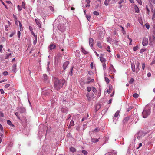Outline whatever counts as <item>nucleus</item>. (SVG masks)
Instances as JSON below:
<instances>
[{
  "label": "nucleus",
  "mask_w": 155,
  "mask_h": 155,
  "mask_svg": "<svg viewBox=\"0 0 155 155\" xmlns=\"http://www.w3.org/2000/svg\"><path fill=\"white\" fill-rule=\"evenodd\" d=\"M54 87L57 90L60 89L65 82L64 80H60L56 78H54Z\"/></svg>",
  "instance_id": "1"
},
{
  "label": "nucleus",
  "mask_w": 155,
  "mask_h": 155,
  "mask_svg": "<svg viewBox=\"0 0 155 155\" xmlns=\"http://www.w3.org/2000/svg\"><path fill=\"white\" fill-rule=\"evenodd\" d=\"M150 110L149 107L148 106H146L142 112L143 117L144 118H147V116L150 114Z\"/></svg>",
  "instance_id": "2"
},
{
  "label": "nucleus",
  "mask_w": 155,
  "mask_h": 155,
  "mask_svg": "<svg viewBox=\"0 0 155 155\" xmlns=\"http://www.w3.org/2000/svg\"><path fill=\"white\" fill-rule=\"evenodd\" d=\"M86 97L87 100L89 101L93 100L95 97L93 93H87Z\"/></svg>",
  "instance_id": "3"
},
{
  "label": "nucleus",
  "mask_w": 155,
  "mask_h": 155,
  "mask_svg": "<svg viewBox=\"0 0 155 155\" xmlns=\"http://www.w3.org/2000/svg\"><path fill=\"white\" fill-rule=\"evenodd\" d=\"M58 29L61 31H64L65 29V25L64 23H59L58 26Z\"/></svg>",
  "instance_id": "4"
},
{
  "label": "nucleus",
  "mask_w": 155,
  "mask_h": 155,
  "mask_svg": "<svg viewBox=\"0 0 155 155\" xmlns=\"http://www.w3.org/2000/svg\"><path fill=\"white\" fill-rule=\"evenodd\" d=\"M149 41L151 45L153 43H155V37L153 35H152L149 37Z\"/></svg>",
  "instance_id": "5"
},
{
  "label": "nucleus",
  "mask_w": 155,
  "mask_h": 155,
  "mask_svg": "<svg viewBox=\"0 0 155 155\" xmlns=\"http://www.w3.org/2000/svg\"><path fill=\"white\" fill-rule=\"evenodd\" d=\"M43 79L45 81L47 82H48L49 81V77L46 74H43Z\"/></svg>",
  "instance_id": "6"
},
{
  "label": "nucleus",
  "mask_w": 155,
  "mask_h": 155,
  "mask_svg": "<svg viewBox=\"0 0 155 155\" xmlns=\"http://www.w3.org/2000/svg\"><path fill=\"white\" fill-rule=\"evenodd\" d=\"M109 72L112 73L114 72V73L116 72V70L114 68V67L111 64L109 68Z\"/></svg>",
  "instance_id": "7"
},
{
  "label": "nucleus",
  "mask_w": 155,
  "mask_h": 155,
  "mask_svg": "<svg viewBox=\"0 0 155 155\" xmlns=\"http://www.w3.org/2000/svg\"><path fill=\"white\" fill-rule=\"evenodd\" d=\"M148 40L146 38H144L142 41V44L143 46L147 45L148 44Z\"/></svg>",
  "instance_id": "8"
},
{
  "label": "nucleus",
  "mask_w": 155,
  "mask_h": 155,
  "mask_svg": "<svg viewBox=\"0 0 155 155\" xmlns=\"http://www.w3.org/2000/svg\"><path fill=\"white\" fill-rule=\"evenodd\" d=\"M135 139L134 138V142H132V143L130 144L129 148L130 149H132L133 150H135Z\"/></svg>",
  "instance_id": "9"
},
{
  "label": "nucleus",
  "mask_w": 155,
  "mask_h": 155,
  "mask_svg": "<svg viewBox=\"0 0 155 155\" xmlns=\"http://www.w3.org/2000/svg\"><path fill=\"white\" fill-rule=\"evenodd\" d=\"M94 40L92 38H90L89 39V44L91 47L92 48L93 47Z\"/></svg>",
  "instance_id": "10"
},
{
  "label": "nucleus",
  "mask_w": 155,
  "mask_h": 155,
  "mask_svg": "<svg viewBox=\"0 0 155 155\" xmlns=\"http://www.w3.org/2000/svg\"><path fill=\"white\" fill-rule=\"evenodd\" d=\"M151 11L153 14L152 19L154 21L155 20V9L153 10L152 8Z\"/></svg>",
  "instance_id": "11"
},
{
  "label": "nucleus",
  "mask_w": 155,
  "mask_h": 155,
  "mask_svg": "<svg viewBox=\"0 0 155 155\" xmlns=\"http://www.w3.org/2000/svg\"><path fill=\"white\" fill-rule=\"evenodd\" d=\"M100 139V138L98 139L92 138L91 137V141L93 143H96L99 141V140Z\"/></svg>",
  "instance_id": "12"
},
{
  "label": "nucleus",
  "mask_w": 155,
  "mask_h": 155,
  "mask_svg": "<svg viewBox=\"0 0 155 155\" xmlns=\"http://www.w3.org/2000/svg\"><path fill=\"white\" fill-rule=\"evenodd\" d=\"M69 62L68 61H66L64 63L63 65V69L65 70L67 66L69 64Z\"/></svg>",
  "instance_id": "13"
},
{
  "label": "nucleus",
  "mask_w": 155,
  "mask_h": 155,
  "mask_svg": "<svg viewBox=\"0 0 155 155\" xmlns=\"http://www.w3.org/2000/svg\"><path fill=\"white\" fill-rule=\"evenodd\" d=\"M16 65L14 64L12 66V71L14 72H16Z\"/></svg>",
  "instance_id": "14"
},
{
  "label": "nucleus",
  "mask_w": 155,
  "mask_h": 155,
  "mask_svg": "<svg viewBox=\"0 0 155 155\" xmlns=\"http://www.w3.org/2000/svg\"><path fill=\"white\" fill-rule=\"evenodd\" d=\"M26 111L25 109L23 107H20V113H25Z\"/></svg>",
  "instance_id": "15"
},
{
  "label": "nucleus",
  "mask_w": 155,
  "mask_h": 155,
  "mask_svg": "<svg viewBox=\"0 0 155 155\" xmlns=\"http://www.w3.org/2000/svg\"><path fill=\"white\" fill-rule=\"evenodd\" d=\"M35 22L38 27L40 28H41V25L39 21L35 19Z\"/></svg>",
  "instance_id": "16"
},
{
  "label": "nucleus",
  "mask_w": 155,
  "mask_h": 155,
  "mask_svg": "<svg viewBox=\"0 0 155 155\" xmlns=\"http://www.w3.org/2000/svg\"><path fill=\"white\" fill-rule=\"evenodd\" d=\"M129 118L128 117H126L123 120V122L124 124H126L128 121Z\"/></svg>",
  "instance_id": "17"
},
{
  "label": "nucleus",
  "mask_w": 155,
  "mask_h": 155,
  "mask_svg": "<svg viewBox=\"0 0 155 155\" xmlns=\"http://www.w3.org/2000/svg\"><path fill=\"white\" fill-rule=\"evenodd\" d=\"M56 47V46L53 44H52L50 45L49 46V48L50 50H52L53 49H54Z\"/></svg>",
  "instance_id": "18"
},
{
  "label": "nucleus",
  "mask_w": 155,
  "mask_h": 155,
  "mask_svg": "<svg viewBox=\"0 0 155 155\" xmlns=\"http://www.w3.org/2000/svg\"><path fill=\"white\" fill-rule=\"evenodd\" d=\"M109 89H107V92L109 94L112 91V87L111 86H109Z\"/></svg>",
  "instance_id": "19"
},
{
  "label": "nucleus",
  "mask_w": 155,
  "mask_h": 155,
  "mask_svg": "<svg viewBox=\"0 0 155 155\" xmlns=\"http://www.w3.org/2000/svg\"><path fill=\"white\" fill-rule=\"evenodd\" d=\"M81 51L84 54H87L88 53V52L83 47H82L81 48Z\"/></svg>",
  "instance_id": "20"
},
{
  "label": "nucleus",
  "mask_w": 155,
  "mask_h": 155,
  "mask_svg": "<svg viewBox=\"0 0 155 155\" xmlns=\"http://www.w3.org/2000/svg\"><path fill=\"white\" fill-rule=\"evenodd\" d=\"M70 151L72 152H74L76 150L75 149V148H74V147H71L70 149Z\"/></svg>",
  "instance_id": "21"
},
{
  "label": "nucleus",
  "mask_w": 155,
  "mask_h": 155,
  "mask_svg": "<svg viewBox=\"0 0 155 155\" xmlns=\"http://www.w3.org/2000/svg\"><path fill=\"white\" fill-rule=\"evenodd\" d=\"M131 68L133 71L134 72L135 71V65L134 64H131Z\"/></svg>",
  "instance_id": "22"
},
{
  "label": "nucleus",
  "mask_w": 155,
  "mask_h": 155,
  "mask_svg": "<svg viewBox=\"0 0 155 155\" xmlns=\"http://www.w3.org/2000/svg\"><path fill=\"white\" fill-rule=\"evenodd\" d=\"M100 60L101 62H103L105 61V59L102 57H100Z\"/></svg>",
  "instance_id": "23"
},
{
  "label": "nucleus",
  "mask_w": 155,
  "mask_h": 155,
  "mask_svg": "<svg viewBox=\"0 0 155 155\" xmlns=\"http://www.w3.org/2000/svg\"><path fill=\"white\" fill-rule=\"evenodd\" d=\"M19 23L20 27V29L21 31H22L23 30V27L21 23L19 21Z\"/></svg>",
  "instance_id": "24"
},
{
  "label": "nucleus",
  "mask_w": 155,
  "mask_h": 155,
  "mask_svg": "<svg viewBox=\"0 0 155 155\" xmlns=\"http://www.w3.org/2000/svg\"><path fill=\"white\" fill-rule=\"evenodd\" d=\"M119 113H120V111H119V110H118L116 112V113H115V114H114V117H115V118H116L117 117L119 114Z\"/></svg>",
  "instance_id": "25"
},
{
  "label": "nucleus",
  "mask_w": 155,
  "mask_h": 155,
  "mask_svg": "<svg viewBox=\"0 0 155 155\" xmlns=\"http://www.w3.org/2000/svg\"><path fill=\"white\" fill-rule=\"evenodd\" d=\"M74 121L73 120H71L70 122V124L69 126V128L71 126L74 125Z\"/></svg>",
  "instance_id": "26"
},
{
  "label": "nucleus",
  "mask_w": 155,
  "mask_h": 155,
  "mask_svg": "<svg viewBox=\"0 0 155 155\" xmlns=\"http://www.w3.org/2000/svg\"><path fill=\"white\" fill-rule=\"evenodd\" d=\"M110 0H106L104 2L105 5L106 6L108 5Z\"/></svg>",
  "instance_id": "27"
},
{
  "label": "nucleus",
  "mask_w": 155,
  "mask_h": 155,
  "mask_svg": "<svg viewBox=\"0 0 155 155\" xmlns=\"http://www.w3.org/2000/svg\"><path fill=\"white\" fill-rule=\"evenodd\" d=\"M105 80L107 84L109 83L110 80L107 77H105Z\"/></svg>",
  "instance_id": "28"
},
{
  "label": "nucleus",
  "mask_w": 155,
  "mask_h": 155,
  "mask_svg": "<svg viewBox=\"0 0 155 155\" xmlns=\"http://www.w3.org/2000/svg\"><path fill=\"white\" fill-rule=\"evenodd\" d=\"M7 122V123L9 125L13 126H14V125L12 124L10 120H8Z\"/></svg>",
  "instance_id": "29"
},
{
  "label": "nucleus",
  "mask_w": 155,
  "mask_h": 155,
  "mask_svg": "<svg viewBox=\"0 0 155 155\" xmlns=\"http://www.w3.org/2000/svg\"><path fill=\"white\" fill-rule=\"evenodd\" d=\"M92 89L94 93L97 92V90L94 87H92Z\"/></svg>",
  "instance_id": "30"
},
{
  "label": "nucleus",
  "mask_w": 155,
  "mask_h": 155,
  "mask_svg": "<svg viewBox=\"0 0 155 155\" xmlns=\"http://www.w3.org/2000/svg\"><path fill=\"white\" fill-rule=\"evenodd\" d=\"M97 46L99 48H101V42L99 41H98L97 42Z\"/></svg>",
  "instance_id": "31"
},
{
  "label": "nucleus",
  "mask_w": 155,
  "mask_h": 155,
  "mask_svg": "<svg viewBox=\"0 0 155 155\" xmlns=\"http://www.w3.org/2000/svg\"><path fill=\"white\" fill-rule=\"evenodd\" d=\"M82 152L84 154V155H87V152L85 150H82Z\"/></svg>",
  "instance_id": "32"
},
{
  "label": "nucleus",
  "mask_w": 155,
  "mask_h": 155,
  "mask_svg": "<svg viewBox=\"0 0 155 155\" xmlns=\"http://www.w3.org/2000/svg\"><path fill=\"white\" fill-rule=\"evenodd\" d=\"M73 67H72L70 69V72H69V74L71 76H72V71L73 69Z\"/></svg>",
  "instance_id": "33"
},
{
  "label": "nucleus",
  "mask_w": 155,
  "mask_h": 155,
  "mask_svg": "<svg viewBox=\"0 0 155 155\" xmlns=\"http://www.w3.org/2000/svg\"><path fill=\"white\" fill-rule=\"evenodd\" d=\"M155 64V58H153V60L151 63L150 64V65H152Z\"/></svg>",
  "instance_id": "34"
},
{
  "label": "nucleus",
  "mask_w": 155,
  "mask_h": 155,
  "mask_svg": "<svg viewBox=\"0 0 155 155\" xmlns=\"http://www.w3.org/2000/svg\"><path fill=\"white\" fill-rule=\"evenodd\" d=\"M93 14L96 15H99L98 12L97 11H95L94 12Z\"/></svg>",
  "instance_id": "35"
},
{
  "label": "nucleus",
  "mask_w": 155,
  "mask_h": 155,
  "mask_svg": "<svg viewBox=\"0 0 155 155\" xmlns=\"http://www.w3.org/2000/svg\"><path fill=\"white\" fill-rule=\"evenodd\" d=\"M22 7L24 9H25L26 7L25 5V4L24 2H22Z\"/></svg>",
  "instance_id": "36"
},
{
  "label": "nucleus",
  "mask_w": 155,
  "mask_h": 155,
  "mask_svg": "<svg viewBox=\"0 0 155 155\" xmlns=\"http://www.w3.org/2000/svg\"><path fill=\"white\" fill-rule=\"evenodd\" d=\"M17 9L18 11H20L22 10V8L19 5L17 6Z\"/></svg>",
  "instance_id": "37"
},
{
  "label": "nucleus",
  "mask_w": 155,
  "mask_h": 155,
  "mask_svg": "<svg viewBox=\"0 0 155 155\" xmlns=\"http://www.w3.org/2000/svg\"><path fill=\"white\" fill-rule=\"evenodd\" d=\"M92 88L90 87H88L87 88V91L88 92H90Z\"/></svg>",
  "instance_id": "38"
},
{
  "label": "nucleus",
  "mask_w": 155,
  "mask_h": 155,
  "mask_svg": "<svg viewBox=\"0 0 155 155\" xmlns=\"http://www.w3.org/2000/svg\"><path fill=\"white\" fill-rule=\"evenodd\" d=\"M103 67L104 70L106 68V65L105 62H104L103 64Z\"/></svg>",
  "instance_id": "39"
},
{
  "label": "nucleus",
  "mask_w": 155,
  "mask_h": 155,
  "mask_svg": "<svg viewBox=\"0 0 155 155\" xmlns=\"http://www.w3.org/2000/svg\"><path fill=\"white\" fill-rule=\"evenodd\" d=\"M11 55V53L6 54V58H6V59L8 58V57L9 56H10Z\"/></svg>",
  "instance_id": "40"
},
{
  "label": "nucleus",
  "mask_w": 155,
  "mask_h": 155,
  "mask_svg": "<svg viewBox=\"0 0 155 155\" xmlns=\"http://www.w3.org/2000/svg\"><path fill=\"white\" fill-rule=\"evenodd\" d=\"M0 1H1V2L3 4V5L5 6V8L6 9H8V7L6 6L5 4L3 2V1H2V0H0Z\"/></svg>",
  "instance_id": "41"
},
{
  "label": "nucleus",
  "mask_w": 155,
  "mask_h": 155,
  "mask_svg": "<svg viewBox=\"0 0 155 155\" xmlns=\"http://www.w3.org/2000/svg\"><path fill=\"white\" fill-rule=\"evenodd\" d=\"M111 155H116L117 153V152L116 151H113L111 153H110Z\"/></svg>",
  "instance_id": "42"
},
{
  "label": "nucleus",
  "mask_w": 155,
  "mask_h": 155,
  "mask_svg": "<svg viewBox=\"0 0 155 155\" xmlns=\"http://www.w3.org/2000/svg\"><path fill=\"white\" fill-rule=\"evenodd\" d=\"M8 74V72L7 71H4L3 72V74L4 76L7 75Z\"/></svg>",
  "instance_id": "43"
},
{
  "label": "nucleus",
  "mask_w": 155,
  "mask_h": 155,
  "mask_svg": "<svg viewBox=\"0 0 155 155\" xmlns=\"http://www.w3.org/2000/svg\"><path fill=\"white\" fill-rule=\"evenodd\" d=\"M134 79L133 78H131L129 81V83L130 84H132L134 81Z\"/></svg>",
  "instance_id": "44"
},
{
  "label": "nucleus",
  "mask_w": 155,
  "mask_h": 155,
  "mask_svg": "<svg viewBox=\"0 0 155 155\" xmlns=\"http://www.w3.org/2000/svg\"><path fill=\"white\" fill-rule=\"evenodd\" d=\"M86 18H87V20L89 21L90 19L91 16L89 15H86Z\"/></svg>",
  "instance_id": "45"
},
{
  "label": "nucleus",
  "mask_w": 155,
  "mask_h": 155,
  "mask_svg": "<svg viewBox=\"0 0 155 155\" xmlns=\"http://www.w3.org/2000/svg\"><path fill=\"white\" fill-rule=\"evenodd\" d=\"M15 114V115H16V116L17 117V118L18 119H19V120H20V118L19 116V115L18 114V112H16Z\"/></svg>",
  "instance_id": "46"
},
{
  "label": "nucleus",
  "mask_w": 155,
  "mask_h": 155,
  "mask_svg": "<svg viewBox=\"0 0 155 155\" xmlns=\"http://www.w3.org/2000/svg\"><path fill=\"white\" fill-rule=\"evenodd\" d=\"M120 27L121 28L122 30L121 31H122L123 32V34H124V33L125 32V31L124 30V28L122 26L120 25Z\"/></svg>",
  "instance_id": "47"
},
{
  "label": "nucleus",
  "mask_w": 155,
  "mask_h": 155,
  "mask_svg": "<svg viewBox=\"0 0 155 155\" xmlns=\"http://www.w3.org/2000/svg\"><path fill=\"white\" fill-rule=\"evenodd\" d=\"M133 107V106H131L129 108H128L127 111L128 112L130 111Z\"/></svg>",
  "instance_id": "48"
},
{
  "label": "nucleus",
  "mask_w": 155,
  "mask_h": 155,
  "mask_svg": "<svg viewBox=\"0 0 155 155\" xmlns=\"http://www.w3.org/2000/svg\"><path fill=\"white\" fill-rule=\"evenodd\" d=\"M146 9L147 11V14H149L150 11V10H149V9L148 8L147 6H146Z\"/></svg>",
  "instance_id": "49"
},
{
  "label": "nucleus",
  "mask_w": 155,
  "mask_h": 155,
  "mask_svg": "<svg viewBox=\"0 0 155 155\" xmlns=\"http://www.w3.org/2000/svg\"><path fill=\"white\" fill-rule=\"evenodd\" d=\"M146 27L147 29H149L150 28V25L146 23L145 24Z\"/></svg>",
  "instance_id": "50"
},
{
  "label": "nucleus",
  "mask_w": 155,
  "mask_h": 155,
  "mask_svg": "<svg viewBox=\"0 0 155 155\" xmlns=\"http://www.w3.org/2000/svg\"><path fill=\"white\" fill-rule=\"evenodd\" d=\"M21 33L19 31H18L17 32V35L19 38H20Z\"/></svg>",
  "instance_id": "51"
},
{
  "label": "nucleus",
  "mask_w": 155,
  "mask_h": 155,
  "mask_svg": "<svg viewBox=\"0 0 155 155\" xmlns=\"http://www.w3.org/2000/svg\"><path fill=\"white\" fill-rule=\"evenodd\" d=\"M136 1H137L138 2V3L140 5H142V2L140 0H136Z\"/></svg>",
  "instance_id": "52"
},
{
  "label": "nucleus",
  "mask_w": 155,
  "mask_h": 155,
  "mask_svg": "<svg viewBox=\"0 0 155 155\" xmlns=\"http://www.w3.org/2000/svg\"><path fill=\"white\" fill-rule=\"evenodd\" d=\"M10 85L9 84H7L5 86V88H7L8 87H9L10 86Z\"/></svg>",
  "instance_id": "53"
},
{
  "label": "nucleus",
  "mask_w": 155,
  "mask_h": 155,
  "mask_svg": "<svg viewBox=\"0 0 155 155\" xmlns=\"http://www.w3.org/2000/svg\"><path fill=\"white\" fill-rule=\"evenodd\" d=\"M145 51V49H141L140 51V53H143L144 51Z\"/></svg>",
  "instance_id": "54"
},
{
  "label": "nucleus",
  "mask_w": 155,
  "mask_h": 155,
  "mask_svg": "<svg viewBox=\"0 0 155 155\" xmlns=\"http://www.w3.org/2000/svg\"><path fill=\"white\" fill-rule=\"evenodd\" d=\"M29 28L30 30V31L31 32H32L33 31V28L31 26H29Z\"/></svg>",
  "instance_id": "55"
},
{
  "label": "nucleus",
  "mask_w": 155,
  "mask_h": 155,
  "mask_svg": "<svg viewBox=\"0 0 155 155\" xmlns=\"http://www.w3.org/2000/svg\"><path fill=\"white\" fill-rule=\"evenodd\" d=\"M3 48V45H0V52H2V48Z\"/></svg>",
  "instance_id": "56"
},
{
  "label": "nucleus",
  "mask_w": 155,
  "mask_h": 155,
  "mask_svg": "<svg viewBox=\"0 0 155 155\" xmlns=\"http://www.w3.org/2000/svg\"><path fill=\"white\" fill-rule=\"evenodd\" d=\"M99 130V129L97 127L94 130V131L96 132H98Z\"/></svg>",
  "instance_id": "57"
},
{
  "label": "nucleus",
  "mask_w": 155,
  "mask_h": 155,
  "mask_svg": "<svg viewBox=\"0 0 155 155\" xmlns=\"http://www.w3.org/2000/svg\"><path fill=\"white\" fill-rule=\"evenodd\" d=\"M15 32H12L11 33V34L10 35H9V36L10 37H12L14 34H15Z\"/></svg>",
  "instance_id": "58"
},
{
  "label": "nucleus",
  "mask_w": 155,
  "mask_h": 155,
  "mask_svg": "<svg viewBox=\"0 0 155 155\" xmlns=\"http://www.w3.org/2000/svg\"><path fill=\"white\" fill-rule=\"evenodd\" d=\"M107 51H108L109 52H110V51L109 50L110 49V47L109 46H108L107 47Z\"/></svg>",
  "instance_id": "59"
},
{
  "label": "nucleus",
  "mask_w": 155,
  "mask_h": 155,
  "mask_svg": "<svg viewBox=\"0 0 155 155\" xmlns=\"http://www.w3.org/2000/svg\"><path fill=\"white\" fill-rule=\"evenodd\" d=\"M93 65H94V64H93V63H92V62L91 63V64H90V66H91V67L92 69L93 68V67H94Z\"/></svg>",
  "instance_id": "60"
},
{
  "label": "nucleus",
  "mask_w": 155,
  "mask_h": 155,
  "mask_svg": "<svg viewBox=\"0 0 155 155\" xmlns=\"http://www.w3.org/2000/svg\"><path fill=\"white\" fill-rule=\"evenodd\" d=\"M94 81V80L93 79H92L90 81L87 82V83H89L90 82H93Z\"/></svg>",
  "instance_id": "61"
},
{
  "label": "nucleus",
  "mask_w": 155,
  "mask_h": 155,
  "mask_svg": "<svg viewBox=\"0 0 155 155\" xmlns=\"http://www.w3.org/2000/svg\"><path fill=\"white\" fill-rule=\"evenodd\" d=\"M49 8L52 11H53L54 10L52 6H49Z\"/></svg>",
  "instance_id": "62"
},
{
  "label": "nucleus",
  "mask_w": 155,
  "mask_h": 155,
  "mask_svg": "<svg viewBox=\"0 0 155 155\" xmlns=\"http://www.w3.org/2000/svg\"><path fill=\"white\" fill-rule=\"evenodd\" d=\"M0 92L2 94H3L4 93V91L3 89H0Z\"/></svg>",
  "instance_id": "63"
},
{
  "label": "nucleus",
  "mask_w": 155,
  "mask_h": 155,
  "mask_svg": "<svg viewBox=\"0 0 155 155\" xmlns=\"http://www.w3.org/2000/svg\"><path fill=\"white\" fill-rule=\"evenodd\" d=\"M151 2L155 5V0H150Z\"/></svg>",
  "instance_id": "64"
}]
</instances>
